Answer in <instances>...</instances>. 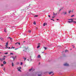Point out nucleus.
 Returning <instances> with one entry per match:
<instances>
[{"label": "nucleus", "mask_w": 76, "mask_h": 76, "mask_svg": "<svg viewBox=\"0 0 76 76\" xmlns=\"http://www.w3.org/2000/svg\"><path fill=\"white\" fill-rule=\"evenodd\" d=\"M36 75H38V76H41L42 75V73L40 72H37L36 73Z\"/></svg>", "instance_id": "obj_1"}, {"label": "nucleus", "mask_w": 76, "mask_h": 76, "mask_svg": "<svg viewBox=\"0 0 76 76\" xmlns=\"http://www.w3.org/2000/svg\"><path fill=\"white\" fill-rule=\"evenodd\" d=\"M28 49L26 48V47H24L22 48V50L23 51H24V52H26V50Z\"/></svg>", "instance_id": "obj_2"}, {"label": "nucleus", "mask_w": 76, "mask_h": 76, "mask_svg": "<svg viewBox=\"0 0 76 76\" xmlns=\"http://www.w3.org/2000/svg\"><path fill=\"white\" fill-rule=\"evenodd\" d=\"M21 67H18L17 68V69L18 70V71H19L20 72H21V70H20L21 69Z\"/></svg>", "instance_id": "obj_3"}, {"label": "nucleus", "mask_w": 76, "mask_h": 76, "mask_svg": "<svg viewBox=\"0 0 76 76\" xmlns=\"http://www.w3.org/2000/svg\"><path fill=\"white\" fill-rule=\"evenodd\" d=\"M49 75H51V76L54 75V73H53V72H51L49 73Z\"/></svg>", "instance_id": "obj_4"}, {"label": "nucleus", "mask_w": 76, "mask_h": 76, "mask_svg": "<svg viewBox=\"0 0 76 76\" xmlns=\"http://www.w3.org/2000/svg\"><path fill=\"white\" fill-rule=\"evenodd\" d=\"M64 66H69V64L67 63H65L64 64Z\"/></svg>", "instance_id": "obj_5"}, {"label": "nucleus", "mask_w": 76, "mask_h": 76, "mask_svg": "<svg viewBox=\"0 0 76 76\" xmlns=\"http://www.w3.org/2000/svg\"><path fill=\"white\" fill-rule=\"evenodd\" d=\"M45 25H47V23H44L43 24V26H45Z\"/></svg>", "instance_id": "obj_6"}, {"label": "nucleus", "mask_w": 76, "mask_h": 76, "mask_svg": "<svg viewBox=\"0 0 76 76\" xmlns=\"http://www.w3.org/2000/svg\"><path fill=\"white\" fill-rule=\"evenodd\" d=\"M6 47H7V46H8V42H7L6 43V45H5Z\"/></svg>", "instance_id": "obj_7"}, {"label": "nucleus", "mask_w": 76, "mask_h": 76, "mask_svg": "<svg viewBox=\"0 0 76 76\" xmlns=\"http://www.w3.org/2000/svg\"><path fill=\"white\" fill-rule=\"evenodd\" d=\"M73 22V20H72V21H68V22H69V23H72V22Z\"/></svg>", "instance_id": "obj_8"}, {"label": "nucleus", "mask_w": 76, "mask_h": 76, "mask_svg": "<svg viewBox=\"0 0 76 76\" xmlns=\"http://www.w3.org/2000/svg\"><path fill=\"white\" fill-rule=\"evenodd\" d=\"M12 58L13 59V60L14 61L15 60V59L16 58V57H14V56H12Z\"/></svg>", "instance_id": "obj_9"}, {"label": "nucleus", "mask_w": 76, "mask_h": 76, "mask_svg": "<svg viewBox=\"0 0 76 76\" xmlns=\"http://www.w3.org/2000/svg\"><path fill=\"white\" fill-rule=\"evenodd\" d=\"M63 13L64 14V15H66V14H67V12H63Z\"/></svg>", "instance_id": "obj_10"}, {"label": "nucleus", "mask_w": 76, "mask_h": 76, "mask_svg": "<svg viewBox=\"0 0 76 76\" xmlns=\"http://www.w3.org/2000/svg\"><path fill=\"white\" fill-rule=\"evenodd\" d=\"M33 70H34V69H30L29 70V71H30V72H31V71H33Z\"/></svg>", "instance_id": "obj_11"}, {"label": "nucleus", "mask_w": 76, "mask_h": 76, "mask_svg": "<svg viewBox=\"0 0 76 76\" xmlns=\"http://www.w3.org/2000/svg\"><path fill=\"white\" fill-rule=\"evenodd\" d=\"M3 64H6V61H4L3 62Z\"/></svg>", "instance_id": "obj_12"}, {"label": "nucleus", "mask_w": 76, "mask_h": 76, "mask_svg": "<svg viewBox=\"0 0 76 76\" xmlns=\"http://www.w3.org/2000/svg\"><path fill=\"white\" fill-rule=\"evenodd\" d=\"M41 57V56L39 55L37 56V58H40Z\"/></svg>", "instance_id": "obj_13"}, {"label": "nucleus", "mask_w": 76, "mask_h": 76, "mask_svg": "<svg viewBox=\"0 0 76 76\" xmlns=\"http://www.w3.org/2000/svg\"><path fill=\"white\" fill-rule=\"evenodd\" d=\"M0 60L1 61H3V58L1 59V58H0Z\"/></svg>", "instance_id": "obj_14"}, {"label": "nucleus", "mask_w": 76, "mask_h": 76, "mask_svg": "<svg viewBox=\"0 0 76 76\" xmlns=\"http://www.w3.org/2000/svg\"><path fill=\"white\" fill-rule=\"evenodd\" d=\"M12 67H13L14 66V64L13 62H12Z\"/></svg>", "instance_id": "obj_15"}, {"label": "nucleus", "mask_w": 76, "mask_h": 76, "mask_svg": "<svg viewBox=\"0 0 76 76\" xmlns=\"http://www.w3.org/2000/svg\"><path fill=\"white\" fill-rule=\"evenodd\" d=\"M69 20H71V21H72V20H73V19H69Z\"/></svg>", "instance_id": "obj_16"}, {"label": "nucleus", "mask_w": 76, "mask_h": 76, "mask_svg": "<svg viewBox=\"0 0 76 76\" xmlns=\"http://www.w3.org/2000/svg\"><path fill=\"white\" fill-rule=\"evenodd\" d=\"M43 48H44L45 49V50H47V48L45 47H43Z\"/></svg>", "instance_id": "obj_17"}, {"label": "nucleus", "mask_w": 76, "mask_h": 76, "mask_svg": "<svg viewBox=\"0 0 76 76\" xmlns=\"http://www.w3.org/2000/svg\"><path fill=\"white\" fill-rule=\"evenodd\" d=\"M2 59L4 61V60H5V59H6V58H2Z\"/></svg>", "instance_id": "obj_18"}, {"label": "nucleus", "mask_w": 76, "mask_h": 76, "mask_svg": "<svg viewBox=\"0 0 76 76\" xmlns=\"http://www.w3.org/2000/svg\"><path fill=\"white\" fill-rule=\"evenodd\" d=\"M23 58L24 59V61H25L26 60V58Z\"/></svg>", "instance_id": "obj_19"}, {"label": "nucleus", "mask_w": 76, "mask_h": 76, "mask_svg": "<svg viewBox=\"0 0 76 76\" xmlns=\"http://www.w3.org/2000/svg\"><path fill=\"white\" fill-rule=\"evenodd\" d=\"M71 12H72V11H71V10H69V13H70Z\"/></svg>", "instance_id": "obj_20"}, {"label": "nucleus", "mask_w": 76, "mask_h": 76, "mask_svg": "<svg viewBox=\"0 0 76 76\" xmlns=\"http://www.w3.org/2000/svg\"><path fill=\"white\" fill-rule=\"evenodd\" d=\"M39 47H40V46H39V45H38V46L37 47V48H39Z\"/></svg>", "instance_id": "obj_21"}, {"label": "nucleus", "mask_w": 76, "mask_h": 76, "mask_svg": "<svg viewBox=\"0 0 76 76\" xmlns=\"http://www.w3.org/2000/svg\"><path fill=\"white\" fill-rule=\"evenodd\" d=\"M67 51H68V50H65V53H66V52H67Z\"/></svg>", "instance_id": "obj_22"}, {"label": "nucleus", "mask_w": 76, "mask_h": 76, "mask_svg": "<svg viewBox=\"0 0 76 76\" xmlns=\"http://www.w3.org/2000/svg\"><path fill=\"white\" fill-rule=\"evenodd\" d=\"M72 22H73V23H76V21H74L73 20V21H72Z\"/></svg>", "instance_id": "obj_23"}, {"label": "nucleus", "mask_w": 76, "mask_h": 76, "mask_svg": "<svg viewBox=\"0 0 76 76\" xmlns=\"http://www.w3.org/2000/svg\"><path fill=\"white\" fill-rule=\"evenodd\" d=\"M51 20H53V21H54V19H51Z\"/></svg>", "instance_id": "obj_24"}, {"label": "nucleus", "mask_w": 76, "mask_h": 76, "mask_svg": "<svg viewBox=\"0 0 76 76\" xmlns=\"http://www.w3.org/2000/svg\"><path fill=\"white\" fill-rule=\"evenodd\" d=\"M34 25H36V22H34Z\"/></svg>", "instance_id": "obj_25"}, {"label": "nucleus", "mask_w": 76, "mask_h": 76, "mask_svg": "<svg viewBox=\"0 0 76 76\" xmlns=\"http://www.w3.org/2000/svg\"><path fill=\"white\" fill-rule=\"evenodd\" d=\"M28 32H29V33H31V30H29Z\"/></svg>", "instance_id": "obj_26"}, {"label": "nucleus", "mask_w": 76, "mask_h": 76, "mask_svg": "<svg viewBox=\"0 0 76 76\" xmlns=\"http://www.w3.org/2000/svg\"><path fill=\"white\" fill-rule=\"evenodd\" d=\"M4 54H8V53L7 52V53H5Z\"/></svg>", "instance_id": "obj_27"}, {"label": "nucleus", "mask_w": 76, "mask_h": 76, "mask_svg": "<svg viewBox=\"0 0 76 76\" xmlns=\"http://www.w3.org/2000/svg\"><path fill=\"white\" fill-rule=\"evenodd\" d=\"M75 16V15H72L71 16V17H73V16Z\"/></svg>", "instance_id": "obj_28"}, {"label": "nucleus", "mask_w": 76, "mask_h": 76, "mask_svg": "<svg viewBox=\"0 0 76 76\" xmlns=\"http://www.w3.org/2000/svg\"><path fill=\"white\" fill-rule=\"evenodd\" d=\"M22 64H23V63H22V62H21V65H22Z\"/></svg>", "instance_id": "obj_29"}, {"label": "nucleus", "mask_w": 76, "mask_h": 76, "mask_svg": "<svg viewBox=\"0 0 76 76\" xmlns=\"http://www.w3.org/2000/svg\"><path fill=\"white\" fill-rule=\"evenodd\" d=\"M4 72H5V68H4Z\"/></svg>", "instance_id": "obj_30"}, {"label": "nucleus", "mask_w": 76, "mask_h": 76, "mask_svg": "<svg viewBox=\"0 0 76 76\" xmlns=\"http://www.w3.org/2000/svg\"><path fill=\"white\" fill-rule=\"evenodd\" d=\"M1 40H2V41H3V39L1 38Z\"/></svg>", "instance_id": "obj_31"}, {"label": "nucleus", "mask_w": 76, "mask_h": 76, "mask_svg": "<svg viewBox=\"0 0 76 76\" xmlns=\"http://www.w3.org/2000/svg\"><path fill=\"white\" fill-rule=\"evenodd\" d=\"M18 44V42H17L16 43H15V45H16V44Z\"/></svg>", "instance_id": "obj_32"}, {"label": "nucleus", "mask_w": 76, "mask_h": 76, "mask_svg": "<svg viewBox=\"0 0 76 76\" xmlns=\"http://www.w3.org/2000/svg\"><path fill=\"white\" fill-rule=\"evenodd\" d=\"M48 16H49V17L50 18H51V17L50 16V15H48Z\"/></svg>", "instance_id": "obj_33"}, {"label": "nucleus", "mask_w": 76, "mask_h": 76, "mask_svg": "<svg viewBox=\"0 0 76 76\" xmlns=\"http://www.w3.org/2000/svg\"><path fill=\"white\" fill-rule=\"evenodd\" d=\"M36 29H38V27H36Z\"/></svg>", "instance_id": "obj_34"}, {"label": "nucleus", "mask_w": 76, "mask_h": 76, "mask_svg": "<svg viewBox=\"0 0 76 76\" xmlns=\"http://www.w3.org/2000/svg\"><path fill=\"white\" fill-rule=\"evenodd\" d=\"M35 17H38V15H35Z\"/></svg>", "instance_id": "obj_35"}, {"label": "nucleus", "mask_w": 76, "mask_h": 76, "mask_svg": "<svg viewBox=\"0 0 76 76\" xmlns=\"http://www.w3.org/2000/svg\"><path fill=\"white\" fill-rule=\"evenodd\" d=\"M61 9H60V10H59V12H60V11H61Z\"/></svg>", "instance_id": "obj_36"}, {"label": "nucleus", "mask_w": 76, "mask_h": 76, "mask_svg": "<svg viewBox=\"0 0 76 76\" xmlns=\"http://www.w3.org/2000/svg\"><path fill=\"white\" fill-rule=\"evenodd\" d=\"M52 18H54V16H52Z\"/></svg>", "instance_id": "obj_37"}, {"label": "nucleus", "mask_w": 76, "mask_h": 76, "mask_svg": "<svg viewBox=\"0 0 76 76\" xmlns=\"http://www.w3.org/2000/svg\"><path fill=\"white\" fill-rule=\"evenodd\" d=\"M18 44L19 45H20V42H18Z\"/></svg>", "instance_id": "obj_38"}, {"label": "nucleus", "mask_w": 76, "mask_h": 76, "mask_svg": "<svg viewBox=\"0 0 76 76\" xmlns=\"http://www.w3.org/2000/svg\"><path fill=\"white\" fill-rule=\"evenodd\" d=\"M4 66V65L3 64H1V66Z\"/></svg>", "instance_id": "obj_39"}, {"label": "nucleus", "mask_w": 76, "mask_h": 76, "mask_svg": "<svg viewBox=\"0 0 76 76\" xmlns=\"http://www.w3.org/2000/svg\"><path fill=\"white\" fill-rule=\"evenodd\" d=\"M10 54H12V55H13V53H10Z\"/></svg>", "instance_id": "obj_40"}, {"label": "nucleus", "mask_w": 76, "mask_h": 76, "mask_svg": "<svg viewBox=\"0 0 76 76\" xmlns=\"http://www.w3.org/2000/svg\"><path fill=\"white\" fill-rule=\"evenodd\" d=\"M10 40H11V41H12V38H10Z\"/></svg>", "instance_id": "obj_41"}, {"label": "nucleus", "mask_w": 76, "mask_h": 76, "mask_svg": "<svg viewBox=\"0 0 76 76\" xmlns=\"http://www.w3.org/2000/svg\"><path fill=\"white\" fill-rule=\"evenodd\" d=\"M15 48V47H12L11 48Z\"/></svg>", "instance_id": "obj_42"}, {"label": "nucleus", "mask_w": 76, "mask_h": 76, "mask_svg": "<svg viewBox=\"0 0 76 76\" xmlns=\"http://www.w3.org/2000/svg\"><path fill=\"white\" fill-rule=\"evenodd\" d=\"M53 15H55V13H54V12H53Z\"/></svg>", "instance_id": "obj_43"}, {"label": "nucleus", "mask_w": 76, "mask_h": 76, "mask_svg": "<svg viewBox=\"0 0 76 76\" xmlns=\"http://www.w3.org/2000/svg\"><path fill=\"white\" fill-rule=\"evenodd\" d=\"M72 13H73V10H72Z\"/></svg>", "instance_id": "obj_44"}, {"label": "nucleus", "mask_w": 76, "mask_h": 76, "mask_svg": "<svg viewBox=\"0 0 76 76\" xmlns=\"http://www.w3.org/2000/svg\"><path fill=\"white\" fill-rule=\"evenodd\" d=\"M56 20H59V19H57Z\"/></svg>", "instance_id": "obj_45"}, {"label": "nucleus", "mask_w": 76, "mask_h": 76, "mask_svg": "<svg viewBox=\"0 0 76 76\" xmlns=\"http://www.w3.org/2000/svg\"><path fill=\"white\" fill-rule=\"evenodd\" d=\"M18 48H17V49H15V50H18Z\"/></svg>", "instance_id": "obj_46"}, {"label": "nucleus", "mask_w": 76, "mask_h": 76, "mask_svg": "<svg viewBox=\"0 0 76 76\" xmlns=\"http://www.w3.org/2000/svg\"><path fill=\"white\" fill-rule=\"evenodd\" d=\"M8 48V47H7V48Z\"/></svg>", "instance_id": "obj_47"}, {"label": "nucleus", "mask_w": 76, "mask_h": 76, "mask_svg": "<svg viewBox=\"0 0 76 76\" xmlns=\"http://www.w3.org/2000/svg\"><path fill=\"white\" fill-rule=\"evenodd\" d=\"M10 38H10H11L9 37L8 38Z\"/></svg>", "instance_id": "obj_48"}, {"label": "nucleus", "mask_w": 76, "mask_h": 76, "mask_svg": "<svg viewBox=\"0 0 76 76\" xmlns=\"http://www.w3.org/2000/svg\"><path fill=\"white\" fill-rule=\"evenodd\" d=\"M4 57H6V56H4Z\"/></svg>", "instance_id": "obj_49"}, {"label": "nucleus", "mask_w": 76, "mask_h": 76, "mask_svg": "<svg viewBox=\"0 0 76 76\" xmlns=\"http://www.w3.org/2000/svg\"><path fill=\"white\" fill-rule=\"evenodd\" d=\"M9 48V49H10V47H9V48Z\"/></svg>", "instance_id": "obj_50"}, {"label": "nucleus", "mask_w": 76, "mask_h": 76, "mask_svg": "<svg viewBox=\"0 0 76 76\" xmlns=\"http://www.w3.org/2000/svg\"><path fill=\"white\" fill-rule=\"evenodd\" d=\"M57 13H56V14H55V15H57Z\"/></svg>", "instance_id": "obj_51"}, {"label": "nucleus", "mask_w": 76, "mask_h": 76, "mask_svg": "<svg viewBox=\"0 0 76 76\" xmlns=\"http://www.w3.org/2000/svg\"><path fill=\"white\" fill-rule=\"evenodd\" d=\"M23 42H25V41H24Z\"/></svg>", "instance_id": "obj_52"}, {"label": "nucleus", "mask_w": 76, "mask_h": 76, "mask_svg": "<svg viewBox=\"0 0 76 76\" xmlns=\"http://www.w3.org/2000/svg\"><path fill=\"white\" fill-rule=\"evenodd\" d=\"M4 32H6V31L5 30L4 31Z\"/></svg>", "instance_id": "obj_53"}, {"label": "nucleus", "mask_w": 76, "mask_h": 76, "mask_svg": "<svg viewBox=\"0 0 76 76\" xmlns=\"http://www.w3.org/2000/svg\"><path fill=\"white\" fill-rule=\"evenodd\" d=\"M42 53H44V52H42Z\"/></svg>", "instance_id": "obj_54"}, {"label": "nucleus", "mask_w": 76, "mask_h": 76, "mask_svg": "<svg viewBox=\"0 0 76 76\" xmlns=\"http://www.w3.org/2000/svg\"><path fill=\"white\" fill-rule=\"evenodd\" d=\"M18 64H19V63H18Z\"/></svg>", "instance_id": "obj_55"}, {"label": "nucleus", "mask_w": 76, "mask_h": 76, "mask_svg": "<svg viewBox=\"0 0 76 76\" xmlns=\"http://www.w3.org/2000/svg\"><path fill=\"white\" fill-rule=\"evenodd\" d=\"M75 20H76V18L75 19Z\"/></svg>", "instance_id": "obj_56"}, {"label": "nucleus", "mask_w": 76, "mask_h": 76, "mask_svg": "<svg viewBox=\"0 0 76 76\" xmlns=\"http://www.w3.org/2000/svg\"><path fill=\"white\" fill-rule=\"evenodd\" d=\"M1 53L0 52V54H1Z\"/></svg>", "instance_id": "obj_57"}]
</instances>
